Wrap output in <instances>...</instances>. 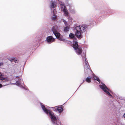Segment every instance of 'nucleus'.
I'll return each instance as SVG.
<instances>
[{
    "mask_svg": "<svg viewBox=\"0 0 125 125\" xmlns=\"http://www.w3.org/2000/svg\"><path fill=\"white\" fill-rule=\"evenodd\" d=\"M54 108L55 109H56L59 113H61L63 110V108L61 107L56 106L54 107Z\"/></svg>",
    "mask_w": 125,
    "mask_h": 125,
    "instance_id": "9b49d317",
    "label": "nucleus"
},
{
    "mask_svg": "<svg viewBox=\"0 0 125 125\" xmlns=\"http://www.w3.org/2000/svg\"><path fill=\"white\" fill-rule=\"evenodd\" d=\"M91 78L87 77L86 79V81L87 82L89 83L91 82Z\"/></svg>",
    "mask_w": 125,
    "mask_h": 125,
    "instance_id": "aec40b11",
    "label": "nucleus"
},
{
    "mask_svg": "<svg viewBox=\"0 0 125 125\" xmlns=\"http://www.w3.org/2000/svg\"><path fill=\"white\" fill-rule=\"evenodd\" d=\"M93 78L98 81L99 83L100 82V80L99 79L98 77H97L95 75H94L93 76Z\"/></svg>",
    "mask_w": 125,
    "mask_h": 125,
    "instance_id": "2eb2a0df",
    "label": "nucleus"
},
{
    "mask_svg": "<svg viewBox=\"0 0 125 125\" xmlns=\"http://www.w3.org/2000/svg\"><path fill=\"white\" fill-rule=\"evenodd\" d=\"M84 70H85V72H86V70H85V69Z\"/></svg>",
    "mask_w": 125,
    "mask_h": 125,
    "instance_id": "bb28decb",
    "label": "nucleus"
},
{
    "mask_svg": "<svg viewBox=\"0 0 125 125\" xmlns=\"http://www.w3.org/2000/svg\"><path fill=\"white\" fill-rule=\"evenodd\" d=\"M76 29V30L80 31L82 32H84L85 31V28L82 25L77 26Z\"/></svg>",
    "mask_w": 125,
    "mask_h": 125,
    "instance_id": "39448f33",
    "label": "nucleus"
},
{
    "mask_svg": "<svg viewBox=\"0 0 125 125\" xmlns=\"http://www.w3.org/2000/svg\"><path fill=\"white\" fill-rule=\"evenodd\" d=\"M3 63L2 62H0V66H2L3 65Z\"/></svg>",
    "mask_w": 125,
    "mask_h": 125,
    "instance_id": "4be33fe9",
    "label": "nucleus"
},
{
    "mask_svg": "<svg viewBox=\"0 0 125 125\" xmlns=\"http://www.w3.org/2000/svg\"><path fill=\"white\" fill-rule=\"evenodd\" d=\"M2 85L0 83V87H1L2 86Z\"/></svg>",
    "mask_w": 125,
    "mask_h": 125,
    "instance_id": "a878e982",
    "label": "nucleus"
},
{
    "mask_svg": "<svg viewBox=\"0 0 125 125\" xmlns=\"http://www.w3.org/2000/svg\"><path fill=\"white\" fill-rule=\"evenodd\" d=\"M75 35L78 38H81L82 37L81 33L79 30H77Z\"/></svg>",
    "mask_w": 125,
    "mask_h": 125,
    "instance_id": "0eeeda50",
    "label": "nucleus"
},
{
    "mask_svg": "<svg viewBox=\"0 0 125 125\" xmlns=\"http://www.w3.org/2000/svg\"><path fill=\"white\" fill-rule=\"evenodd\" d=\"M46 40L48 42L51 43L55 41V39L52 36H49L47 38Z\"/></svg>",
    "mask_w": 125,
    "mask_h": 125,
    "instance_id": "20e7f679",
    "label": "nucleus"
},
{
    "mask_svg": "<svg viewBox=\"0 0 125 125\" xmlns=\"http://www.w3.org/2000/svg\"><path fill=\"white\" fill-rule=\"evenodd\" d=\"M124 117L125 118V113L124 114Z\"/></svg>",
    "mask_w": 125,
    "mask_h": 125,
    "instance_id": "b1692460",
    "label": "nucleus"
},
{
    "mask_svg": "<svg viewBox=\"0 0 125 125\" xmlns=\"http://www.w3.org/2000/svg\"><path fill=\"white\" fill-rule=\"evenodd\" d=\"M73 47L75 50V52L78 54H81L82 52V48L78 46V42L76 41H73Z\"/></svg>",
    "mask_w": 125,
    "mask_h": 125,
    "instance_id": "f03ea898",
    "label": "nucleus"
},
{
    "mask_svg": "<svg viewBox=\"0 0 125 125\" xmlns=\"http://www.w3.org/2000/svg\"><path fill=\"white\" fill-rule=\"evenodd\" d=\"M10 60L11 62L15 61V58L12 57L10 59Z\"/></svg>",
    "mask_w": 125,
    "mask_h": 125,
    "instance_id": "412c9836",
    "label": "nucleus"
},
{
    "mask_svg": "<svg viewBox=\"0 0 125 125\" xmlns=\"http://www.w3.org/2000/svg\"><path fill=\"white\" fill-rule=\"evenodd\" d=\"M0 80L1 81L2 83V82H4L7 81L8 80L6 77H3L2 75V74L0 73Z\"/></svg>",
    "mask_w": 125,
    "mask_h": 125,
    "instance_id": "423d86ee",
    "label": "nucleus"
},
{
    "mask_svg": "<svg viewBox=\"0 0 125 125\" xmlns=\"http://www.w3.org/2000/svg\"><path fill=\"white\" fill-rule=\"evenodd\" d=\"M99 86L106 93V94L110 95L111 96H112V95L108 91H109L110 92V91L109 89L107 88L104 84H103L102 85H100Z\"/></svg>",
    "mask_w": 125,
    "mask_h": 125,
    "instance_id": "7ed1b4c3",
    "label": "nucleus"
},
{
    "mask_svg": "<svg viewBox=\"0 0 125 125\" xmlns=\"http://www.w3.org/2000/svg\"><path fill=\"white\" fill-rule=\"evenodd\" d=\"M74 37V35L72 33H70L69 35V37L71 38H73Z\"/></svg>",
    "mask_w": 125,
    "mask_h": 125,
    "instance_id": "6ab92c4d",
    "label": "nucleus"
},
{
    "mask_svg": "<svg viewBox=\"0 0 125 125\" xmlns=\"http://www.w3.org/2000/svg\"><path fill=\"white\" fill-rule=\"evenodd\" d=\"M56 37L59 40H62L61 39L60 37V34L58 32H55V33H54Z\"/></svg>",
    "mask_w": 125,
    "mask_h": 125,
    "instance_id": "ddd939ff",
    "label": "nucleus"
},
{
    "mask_svg": "<svg viewBox=\"0 0 125 125\" xmlns=\"http://www.w3.org/2000/svg\"><path fill=\"white\" fill-rule=\"evenodd\" d=\"M85 65H84V68L85 69H86L87 70V71L88 72H90L91 71V70L89 68V67L88 66V63L87 62H86V60L85 59Z\"/></svg>",
    "mask_w": 125,
    "mask_h": 125,
    "instance_id": "1a4fd4ad",
    "label": "nucleus"
},
{
    "mask_svg": "<svg viewBox=\"0 0 125 125\" xmlns=\"http://www.w3.org/2000/svg\"><path fill=\"white\" fill-rule=\"evenodd\" d=\"M53 15L52 17V19L53 20H55L56 19V17L55 15V13L56 12V10L55 9H53Z\"/></svg>",
    "mask_w": 125,
    "mask_h": 125,
    "instance_id": "f8f14e48",
    "label": "nucleus"
},
{
    "mask_svg": "<svg viewBox=\"0 0 125 125\" xmlns=\"http://www.w3.org/2000/svg\"><path fill=\"white\" fill-rule=\"evenodd\" d=\"M57 4L56 2L52 1L51 2V8H55L56 7Z\"/></svg>",
    "mask_w": 125,
    "mask_h": 125,
    "instance_id": "9d476101",
    "label": "nucleus"
},
{
    "mask_svg": "<svg viewBox=\"0 0 125 125\" xmlns=\"http://www.w3.org/2000/svg\"><path fill=\"white\" fill-rule=\"evenodd\" d=\"M52 30L53 33H55L58 31V27L56 26H53L52 28Z\"/></svg>",
    "mask_w": 125,
    "mask_h": 125,
    "instance_id": "6e6552de",
    "label": "nucleus"
},
{
    "mask_svg": "<svg viewBox=\"0 0 125 125\" xmlns=\"http://www.w3.org/2000/svg\"><path fill=\"white\" fill-rule=\"evenodd\" d=\"M22 80H21L20 81H17L16 82L18 86H20V85H21V84L22 83Z\"/></svg>",
    "mask_w": 125,
    "mask_h": 125,
    "instance_id": "f3484780",
    "label": "nucleus"
},
{
    "mask_svg": "<svg viewBox=\"0 0 125 125\" xmlns=\"http://www.w3.org/2000/svg\"><path fill=\"white\" fill-rule=\"evenodd\" d=\"M42 107V110L46 114H48L49 113L50 116L53 122L55 123V122L57 120V118L54 115V113L52 112L49 110H47L45 107L44 106L42 105V104H41Z\"/></svg>",
    "mask_w": 125,
    "mask_h": 125,
    "instance_id": "f257e3e1",
    "label": "nucleus"
},
{
    "mask_svg": "<svg viewBox=\"0 0 125 125\" xmlns=\"http://www.w3.org/2000/svg\"><path fill=\"white\" fill-rule=\"evenodd\" d=\"M17 61V59L16 58H15V61H14L15 62L16 61Z\"/></svg>",
    "mask_w": 125,
    "mask_h": 125,
    "instance_id": "393cba45",
    "label": "nucleus"
},
{
    "mask_svg": "<svg viewBox=\"0 0 125 125\" xmlns=\"http://www.w3.org/2000/svg\"><path fill=\"white\" fill-rule=\"evenodd\" d=\"M63 10L65 15H68V13L66 8H62Z\"/></svg>",
    "mask_w": 125,
    "mask_h": 125,
    "instance_id": "4468645a",
    "label": "nucleus"
},
{
    "mask_svg": "<svg viewBox=\"0 0 125 125\" xmlns=\"http://www.w3.org/2000/svg\"><path fill=\"white\" fill-rule=\"evenodd\" d=\"M69 28L68 27H65L64 28V31L65 32H67L69 31Z\"/></svg>",
    "mask_w": 125,
    "mask_h": 125,
    "instance_id": "a211bd4d",
    "label": "nucleus"
},
{
    "mask_svg": "<svg viewBox=\"0 0 125 125\" xmlns=\"http://www.w3.org/2000/svg\"><path fill=\"white\" fill-rule=\"evenodd\" d=\"M63 22H64V24H65V25H66V24H67V22H66V21L65 20H63Z\"/></svg>",
    "mask_w": 125,
    "mask_h": 125,
    "instance_id": "5701e85b",
    "label": "nucleus"
},
{
    "mask_svg": "<svg viewBox=\"0 0 125 125\" xmlns=\"http://www.w3.org/2000/svg\"><path fill=\"white\" fill-rule=\"evenodd\" d=\"M60 4L61 6V8H66L65 5L63 3L60 2Z\"/></svg>",
    "mask_w": 125,
    "mask_h": 125,
    "instance_id": "dca6fc26",
    "label": "nucleus"
}]
</instances>
